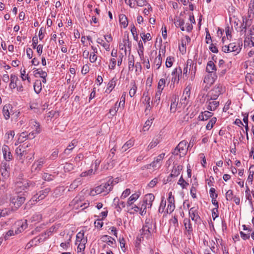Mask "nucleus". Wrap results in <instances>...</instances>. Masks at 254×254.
I'll use <instances>...</instances> for the list:
<instances>
[{
  "instance_id": "58",
  "label": "nucleus",
  "mask_w": 254,
  "mask_h": 254,
  "mask_svg": "<svg viewBox=\"0 0 254 254\" xmlns=\"http://www.w3.org/2000/svg\"><path fill=\"white\" fill-rule=\"evenodd\" d=\"M42 178L45 181H50L54 179V176L47 173H44Z\"/></svg>"
},
{
  "instance_id": "63",
  "label": "nucleus",
  "mask_w": 254,
  "mask_h": 254,
  "mask_svg": "<svg viewBox=\"0 0 254 254\" xmlns=\"http://www.w3.org/2000/svg\"><path fill=\"white\" fill-rule=\"evenodd\" d=\"M152 124V119L147 120L145 122V124L143 126V130L144 131L148 130L149 128L151 126Z\"/></svg>"
},
{
  "instance_id": "48",
  "label": "nucleus",
  "mask_w": 254,
  "mask_h": 254,
  "mask_svg": "<svg viewBox=\"0 0 254 254\" xmlns=\"http://www.w3.org/2000/svg\"><path fill=\"white\" fill-rule=\"evenodd\" d=\"M119 107L120 106H119L118 105V102H117L115 104L114 106L110 109L109 113L112 117H113L116 115Z\"/></svg>"
},
{
  "instance_id": "50",
  "label": "nucleus",
  "mask_w": 254,
  "mask_h": 254,
  "mask_svg": "<svg viewBox=\"0 0 254 254\" xmlns=\"http://www.w3.org/2000/svg\"><path fill=\"white\" fill-rule=\"evenodd\" d=\"M139 194L138 193H134L132 194L128 198V203L131 204L133 202L136 200L139 197Z\"/></svg>"
},
{
  "instance_id": "44",
  "label": "nucleus",
  "mask_w": 254,
  "mask_h": 254,
  "mask_svg": "<svg viewBox=\"0 0 254 254\" xmlns=\"http://www.w3.org/2000/svg\"><path fill=\"white\" fill-rule=\"evenodd\" d=\"M131 84L132 87H131L129 91V95L130 97H133L136 92L137 86L136 85L135 82L134 81Z\"/></svg>"
},
{
  "instance_id": "24",
  "label": "nucleus",
  "mask_w": 254,
  "mask_h": 254,
  "mask_svg": "<svg viewBox=\"0 0 254 254\" xmlns=\"http://www.w3.org/2000/svg\"><path fill=\"white\" fill-rule=\"evenodd\" d=\"M217 77L216 75L213 74L212 75V74H208L204 77L203 82L210 86L214 83Z\"/></svg>"
},
{
  "instance_id": "26",
  "label": "nucleus",
  "mask_w": 254,
  "mask_h": 254,
  "mask_svg": "<svg viewBox=\"0 0 254 254\" xmlns=\"http://www.w3.org/2000/svg\"><path fill=\"white\" fill-rule=\"evenodd\" d=\"M77 143L78 142L76 140H72L71 142L68 144V146L65 149L64 153L67 155L70 154L74 147L77 145Z\"/></svg>"
},
{
  "instance_id": "36",
  "label": "nucleus",
  "mask_w": 254,
  "mask_h": 254,
  "mask_svg": "<svg viewBox=\"0 0 254 254\" xmlns=\"http://www.w3.org/2000/svg\"><path fill=\"white\" fill-rule=\"evenodd\" d=\"M190 217L192 221H196L199 218L198 215L194 208H191L189 211Z\"/></svg>"
},
{
  "instance_id": "39",
  "label": "nucleus",
  "mask_w": 254,
  "mask_h": 254,
  "mask_svg": "<svg viewBox=\"0 0 254 254\" xmlns=\"http://www.w3.org/2000/svg\"><path fill=\"white\" fill-rule=\"evenodd\" d=\"M34 89L36 93H39L42 90L41 81L36 80L34 84Z\"/></svg>"
},
{
  "instance_id": "33",
  "label": "nucleus",
  "mask_w": 254,
  "mask_h": 254,
  "mask_svg": "<svg viewBox=\"0 0 254 254\" xmlns=\"http://www.w3.org/2000/svg\"><path fill=\"white\" fill-rule=\"evenodd\" d=\"M119 22L121 26L124 28H126L128 25V21L127 16L124 14H121L119 15Z\"/></svg>"
},
{
  "instance_id": "3",
  "label": "nucleus",
  "mask_w": 254,
  "mask_h": 254,
  "mask_svg": "<svg viewBox=\"0 0 254 254\" xmlns=\"http://www.w3.org/2000/svg\"><path fill=\"white\" fill-rule=\"evenodd\" d=\"M242 43L233 42L222 47V51L226 53H233L234 55L239 54L242 49Z\"/></svg>"
},
{
  "instance_id": "9",
  "label": "nucleus",
  "mask_w": 254,
  "mask_h": 254,
  "mask_svg": "<svg viewBox=\"0 0 254 254\" xmlns=\"http://www.w3.org/2000/svg\"><path fill=\"white\" fill-rule=\"evenodd\" d=\"M19 112L14 115L13 107L10 104H6L3 106L2 113L5 120H8L10 119V116H14L16 118L18 116Z\"/></svg>"
},
{
  "instance_id": "52",
  "label": "nucleus",
  "mask_w": 254,
  "mask_h": 254,
  "mask_svg": "<svg viewBox=\"0 0 254 254\" xmlns=\"http://www.w3.org/2000/svg\"><path fill=\"white\" fill-rule=\"evenodd\" d=\"M74 169V165L70 163H66L64 166V172H70L72 170H73Z\"/></svg>"
},
{
  "instance_id": "46",
  "label": "nucleus",
  "mask_w": 254,
  "mask_h": 254,
  "mask_svg": "<svg viewBox=\"0 0 254 254\" xmlns=\"http://www.w3.org/2000/svg\"><path fill=\"white\" fill-rule=\"evenodd\" d=\"M162 93V91L157 90L155 93V97L154 98V103L156 104L157 106L160 103L161 95Z\"/></svg>"
},
{
  "instance_id": "12",
  "label": "nucleus",
  "mask_w": 254,
  "mask_h": 254,
  "mask_svg": "<svg viewBox=\"0 0 254 254\" xmlns=\"http://www.w3.org/2000/svg\"><path fill=\"white\" fill-rule=\"evenodd\" d=\"M182 73V70L181 67L175 68L171 73V75L172 76L171 79L172 83H173L174 84L175 83L178 84L180 81V76H181Z\"/></svg>"
},
{
  "instance_id": "15",
  "label": "nucleus",
  "mask_w": 254,
  "mask_h": 254,
  "mask_svg": "<svg viewBox=\"0 0 254 254\" xmlns=\"http://www.w3.org/2000/svg\"><path fill=\"white\" fill-rule=\"evenodd\" d=\"M155 197L152 193H148L145 195L144 198V202L145 203V207L143 208V211L140 213L141 215H143L145 209L148 207L150 208L152 205V203L154 200Z\"/></svg>"
},
{
  "instance_id": "19",
  "label": "nucleus",
  "mask_w": 254,
  "mask_h": 254,
  "mask_svg": "<svg viewBox=\"0 0 254 254\" xmlns=\"http://www.w3.org/2000/svg\"><path fill=\"white\" fill-rule=\"evenodd\" d=\"M179 97L177 95H173L171 97V103L170 106V112L174 113L176 112L177 109V106L178 104Z\"/></svg>"
},
{
  "instance_id": "61",
  "label": "nucleus",
  "mask_w": 254,
  "mask_h": 254,
  "mask_svg": "<svg viewBox=\"0 0 254 254\" xmlns=\"http://www.w3.org/2000/svg\"><path fill=\"white\" fill-rule=\"evenodd\" d=\"M126 96V93L124 92L122 94V95L121 97V101L118 104L119 106H122L123 108L124 107L125 104Z\"/></svg>"
},
{
  "instance_id": "22",
  "label": "nucleus",
  "mask_w": 254,
  "mask_h": 254,
  "mask_svg": "<svg viewBox=\"0 0 254 254\" xmlns=\"http://www.w3.org/2000/svg\"><path fill=\"white\" fill-rule=\"evenodd\" d=\"M142 104L145 107V113L146 114H148L152 108V102L150 101V97L146 96L145 98L143 99Z\"/></svg>"
},
{
  "instance_id": "1",
  "label": "nucleus",
  "mask_w": 254,
  "mask_h": 254,
  "mask_svg": "<svg viewBox=\"0 0 254 254\" xmlns=\"http://www.w3.org/2000/svg\"><path fill=\"white\" fill-rule=\"evenodd\" d=\"M196 71V64H194L192 60L189 59L184 67L183 71V77L187 79L188 74L190 72L192 76H194Z\"/></svg>"
},
{
  "instance_id": "32",
  "label": "nucleus",
  "mask_w": 254,
  "mask_h": 254,
  "mask_svg": "<svg viewBox=\"0 0 254 254\" xmlns=\"http://www.w3.org/2000/svg\"><path fill=\"white\" fill-rule=\"evenodd\" d=\"M174 24L177 27H180L182 31L185 30V27L184 26L185 24L184 20L182 18L176 17L174 19Z\"/></svg>"
},
{
  "instance_id": "27",
  "label": "nucleus",
  "mask_w": 254,
  "mask_h": 254,
  "mask_svg": "<svg viewBox=\"0 0 254 254\" xmlns=\"http://www.w3.org/2000/svg\"><path fill=\"white\" fill-rule=\"evenodd\" d=\"M25 200V198L22 196H20L19 195L16 197H14L12 199V202L15 205L16 208L19 207L22 203L24 202Z\"/></svg>"
},
{
  "instance_id": "59",
  "label": "nucleus",
  "mask_w": 254,
  "mask_h": 254,
  "mask_svg": "<svg viewBox=\"0 0 254 254\" xmlns=\"http://www.w3.org/2000/svg\"><path fill=\"white\" fill-rule=\"evenodd\" d=\"M141 37L144 42H146V41H150L151 39L150 34L147 33L145 34L144 33L141 34Z\"/></svg>"
},
{
  "instance_id": "4",
  "label": "nucleus",
  "mask_w": 254,
  "mask_h": 254,
  "mask_svg": "<svg viewBox=\"0 0 254 254\" xmlns=\"http://www.w3.org/2000/svg\"><path fill=\"white\" fill-rule=\"evenodd\" d=\"M9 88L11 90L16 89L18 92H20L24 90L23 84L18 76L14 74H11L10 75Z\"/></svg>"
},
{
  "instance_id": "21",
  "label": "nucleus",
  "mask_w": 254,
  "mask_h": 254,
  "mask_svg": "<svg viewBox=\"0 0 254 254\" xmlns=\"http://www.w3.org/2000/svg\"><path fill=\"white\" fill-rule=\"evenodd\" d=\"M162 58L161 55L159 52L158 55L154 59L152 64V68H154L155 70H158L162 64Z\"/></svg>"
},
{
  "instance_id": "57",
  "label": "nucleus",
  "mask_w": 254,
  "mask_h": 254,
  "mask_svg": "<svg viewBox=\"0 0 254 254\" xmlns=\"http://www.w3.org/2000/svg\"><path fill=\"white\" fill-rule=\"evenodd\" d=\"M245 38L248 37H251L254 36V23L252 24V26L249 28L248 31V33L245 34Z\"/></svg>"
},
{
  "instance_id": "45",
  "label": "nucleus",
  "mask_w": 254,
  "mask_h": 254,
  "mask_svg": "<svg viewBox=\"0 0 254 254\" xmlns=\"http://www.w3.org/2000/svg\"><path fill=\"white\" fill-rule=\"evenodd\" d=\"M166 80L165 78H161L158 82L157 85V90H161L163 91L164 89L165 84H166Z\"/></svg>"
},
{
  "instance_id": "38",
  "label": "nucleus",
  "mask_w": 254,
  "mask_h": 254,
  "mask_svg": "<svg viewBox=\"0 0 254 254\" xmlns=\"http://www.w3.org/2000/svg\"><path fill=\"white\" fill-rule=\"evenodd\" d=\"M35 76L37 77L39 76L40 77H46L47 73L46 72L43 71L41 68H38L33 71Z\"/></svg>"
},
{
  "instance_id": "35",
  "label": "nucleus",
  "mask_w": 254,
  "mask_h": 254,
  "mask_svg": "<svg viewBox=\"0 0 254 254\" xmlns=\"http://www.w3.org/2000/svg\"><path fill=\"white\" fill-rule=\"evenodd\" d=\"M144 47L143 43L141 40L138 42V50L137 52L139 56V57L141 60L144 59Z\"/></svg>"
},
{
  "instance_id": "34",
  "label": "nucleus",
  "mask_w": 254,
  "mask_h": 254,
  "mask_svg": "<svg viewBox=\"0 0 254 254\" xmlns=\"http://www.w3.org/2000/svg\"><path fill=\"white\" fill-rule=\"evenodd\" d=\"M96 42L101 45L106 51H109L110 50V44L107 42H105L101 38H98Z\"/></svg>"
},
{
  "instance_id": "5",
  "label": "nucleus",
  "mask_w": 254,
  "mask_h": 254,
  "mask_svg": "<svg viewBox=\"0 0 254 254\" xmlns=\"http://www.w3.org/2000/svg\"><path fill=\"white\" fill-rule=\"evenodd\" d=\"M117 179V178L114 179L112 177H110L103 180L102 183L97 187L98 190H111L113 189V187L118 183Z\"/></svg>"
},
{
  "instance_id": "2",
  "label": "nucleus",
  "mask_w": 254,
  "mask_h": 254,
  "mask_svg": "<svg viewBox=\"0 0 254 254\" xmlns=\"http://www.w3.org/2000/svg\"><path fill=\"white\" fill-rule=\"evenodd\" d=\"M171 192H170L169 196V203L167 206H166V201L164 202L163 201H162L161 203L159 208V211L160 213L163 214V216H165L167 214H170L174 211L175 209V205L172 203V201L174 200V198H171Z\"/></svg>"
},
{
  "instance_id": "54",
  "label": "nucleus",
  "mask_w": 254,
  "mask_h": 254,
  "mask_svg": "<svg viewBox=\"0 0 254 254\" xmlns=\"http://www.w3.org/2000/svg\"><path fill=\"white\" fill-rule=\"evenodd\" d=\"M81 185L80 181L78 180H75L73 181V182L70 185V188L71 190H75L77 189L79 186Z\"/></svg>"
},
{
  "instance_id": "47",
  "label": "nucleus",
  "mask_w": 254,
  "mask_h": 254,
  "mask_svg": "<svg viewBox=\"0 0 254 254\" xmlns=\"http://www.w3.org/2000/svg\"><path fill=\"white\" fill-rule=\"evenodd\" d=\"M122 43L125 44V46H127L129 50H130L131 47V43L129 41V36L128 34H127V35H125Z\"/></svg>"
},
{
  "instance_id": "37",
  "label": "nucleus",
  "mask_w": 254,
  "mask_h": 254,
  "mask_svg": "<svg viewBox=\"0 0 254 254\" xmlns=\"http://www.w3.org/2000/svg\"><path fill=\"white\" fill-rule=\"evenodd\" d=\"M191 89V86L190 84H189L184 89L183 95L182 98L184 97L185 100H187L190 95V91Z\"/></svg>"
},
{
  "instance_id": "55",
  "label": "nucleus",
  "mask_w": 254,
  "mask_h": 254,
  "mask_svg": "<svg viewBox=\"0 0 254 254\" xmlns=\"http://www.w3.org/2000/svg\"><path fill=\"white\" fill-rule=\"evenodd\" d=\"M152 222L150 219H149L147 222H146V224L143 227L144 231H148L149 233L151 232V231L150 229L152 228Z\"/></svg>"
},
{
  "instance_id": "25",
  "label": "nucleus",
  "mask_w": 254,
  "mask_h": 254,
  "mask_svg": "<svg viewBox=\"0 0 254 254\" xmlns=\"http://www.w3.org/2000/svg\"><path fill=\"white\" fill-rule=\"evenodd\" d=\"M48 194V191H38L32 197L33 200L38 201L43 199Z\"/></svg>"
},
{
  "instance_id": "53",
  "label": "nucleus",
  "mask_w": 254,
  "mask_h": 254,
  "mask_svg": "<svg viewBox=\"0 0 254 254\" xmlns=\"http://www.w3.org/2000/svg\"><path fill=\"white\" fill-rule=\"evenodd\" d=\"M178 184L180 185L183 189H186V187L189 185V184L183 178L182 176L179 180Z\"/></svg>"
},
{
  "instance_id": "64",
  "label": "nucleus",
  "mask_w": 254,
  "mask_h": 254,
  "mask_svg": "<svg viewBox=\"0 0 254 254\" xmlns=\"http://www.w3.org/2000/svg\"><path fill=\"white\" fill-rule=\"evenodd\" d=\"M158 183V179L155 178L151 180L147 185L148 189H151L153 188Z\"/></svg>"
},
{
  "instance_id": "8",
  "label": "nucleus",
  "mask_w": 254,
  "mask_h": 254,
  "mask_svg": "<svg viewBox=\"0 0 254 254\" xmlns=\"http://www.w3.org/2000/svg\"><path fill=\"white\" fill-rule=\"evenodd\" d=\"M28 147V145L24 146V145H20L15 149V158L16 159L21 163H23L27 154L28 152L26 149Z\"/></svg>"
},
{
  "instance_id": "10",
  "label": "nucleus",
  "mask_w": 254,
  "mask_h": 254,
  "mask_svg": "<svg viewBox=\"0 0 254 254\" xmlns=\"http://www.w3.org/2000/svg\"><path fill=\"white\" fill-rule=\"evenodd\" d=\"M35 138L33 132H28L27 131L22 132L18 136L17 140L15 143V145L24 142L27 139H32Z\"/></svg>"
},
{
  "instance_id": "20",
  "label": "nucleus",
  "mask_w": 254,
  "mask_h": 254,
  "mask_svg": "<svg viewBox=\"0 0 254 254\" xmlns=\"http://www.w3.org/2000/svg\"><path fill=\"white\" fill-rule=\"evenodd\" d=\"M9 166L6 162H2L0 167V173L4 179H6L9 176Z\"/></svg>"
},
{
  "instance_id": "43",
  "label": "nucleus",
  "mask_w": 254,
  "mask_h": 254,
  "mask_svg": "<svg viewBox=\"0 0 254 254\" xmlns=\"http://www.w3.org/2000/svg\"><path fill=\"white\" fill-rule=\"evenodd\" d=\"M217 121V118L216 117H213L212 118L207 124L206 126V129L207 130H211L212 127H213L214 125L216 123V122Z\"/></svg>"
},
{
  "instance_id": "17",
  "label": "nucleus",
  "mask_w": 254,
  "mask_h": 254,
  "mask_svg": "<svg viewBox=\"0 0 254 254\" xmlns=\"http://www.w3.org/2000/svg\"><path fill=\"white\" fill-rule=\"evenodd\" d=\"M251 19L247 18L246 16L242 17V22L241 25V33L242 34L244 33H245V35L246 34L247 28L251 25Z\"/></svg>"
},
{
  "instance_id": "6",
  "label": "nucleus",
  "mask_w": 254,
  "mask_h": 254,
  "mask_svg": "<svg viewBox=\"0 0 254 254\" xmlns=\"http://www.w3.org/2000/svg\"><path fill=\"white\" fill-rule=\"evenodd\" d=\"M224 91V88L222 85L217 84L209 92L207 96L209 100H216Z\"/></svg>"
},
{
  "instance_id": "49",
  "label": "nucleus",
  "mask_w": 254,
  "mask_h": 254,
  "mask_svg": "<svg viewBox=\"0 0 254 254\" xmlns=\"http://www.w3.org/2000/svg\"><path fill=\"white\" fill-rule=\"evenodd\" d=\"M128 70L130 71H132L134 66V59L133 56H132L131 57H129L128 58Z\"/></svg>"
},
{
  "instance_id": "31",
  "label": "nucleus",
  "mask_w": 254,
  "mask_h": 254,
  "mask_svg": "<svg viewBox=\"0 0 254 254\" xmlns=\"http://www.w3.org/2000/svg\"><path fill=\"white\" fill-rule=\"evenodd\" d=\"M18 223V225H20V227H18L15 231V233L16 235L23 232L25 229H26L28 226L27 220H25L23 222H19Z\"/></svg>"
},
{
  "instance_id": "7",
  "label": "nucleus",
  "mask_w": 254,
  "mask_h": 254,
  "mask_svg": "<svg viewBox=\"0 0 254 254\" xmlns=\"http://www.w3.org/2000/svg\"><path fill=\"white\" fill-rule=\"evenodd\" d=\"M187 141L183 140L181 141L173 150L172 153L174 155H179L180 157L185 156L188 150Z\"/></svg>"
},
{
  "instance_id": "28",
  "label": "nucleus",
  "mask_w": 254,
  "mask_h": 254,
  "mask_svg": "<svg viewBox=\"0 0 254 254\" xmlns=\"http://www.w3.org/2000/svg\"><path fill=\"white\" fill-rule=\"evenodd\" d=\"M213 115V113L208 111H205L202 112L198 117L199 120L200 121H206L209 118L211 117Z\"/></svg>"
},
{
  "instance_id": "56",
  "label": "nucleus",
  "mask_w": 254,
  "mask_h": 254,
  "mask_svg": "<svg viewBox=\"0 0 254 254\" xmlns=\"http://www.w3.org/2000/svg\"><path fill=\"white\" fill-rule=\"evenodd\" d=\"M98 53L91 52L89 56V61L92 63H95L98 59Z\"/></svg>"
},
{
  "instance_id": "11",
  "label": "nucleus",
  "mask_w": 254,
  "mask_h": 254,
  "mask_svg": "<svg viewBox=\"0 0 254 254\" xmlns=\"http://www.w3.org/2000/svg\"><path fill=\"white\" fill-rule=\"evenodd\" d=\"M46 160L44 158H40L35 161L31 166V171L34 173L39 172L42 168Z\"/></svg>"
},
{
  "instance_id": "23",
  "label": "nucleus",
  "mask_w": 254,
  "mask_h": 254,
  "mask_svg": "<svg viewBox=\"0 0 254 254\" xmlns=\"http://www.w3.org/2000/svg\"><path fill=\"white\" fill-rule=\"evenodd\" d=\"M216 67L213 62L210 61L207 63L206 71L209 73L216 75Z\"/></svg>"
},
{
  "instance_id": "13",
  "label": "nucleus",
  "mask_w": 254,
  "mask_h": 254,
  "mask_svg": "<svg viewBox=\"0 0 254 254\" xmlns=\"http://www.w3.org/2000/svg\"><path fill=\"white\" fill-rule=\"evenodd\" d=\"M29 127L32 130L30 132H33L35 136L36 134H39L41 132L40 125L35 120H31L29 121Z\"/></svg>"
},
{
  "instance_id": "40",
  "label": "nucleus",
  "mask_w": 254,
  "mask_h": 254,
  "mask_svg": "<svg viewBox=\"0 0 254 254\" xmlns=\"http://www.w3.org/2000/svg\"><path fill=\"white\" fill-rule=\"evenodd\" d=\"M175 62V58L172 56L167 57L165 62V65L166 67H171Z\"/></svg>"
},
{
  "instance_id": "42",
  "label": "nucleus",
  "mask_w": 254,
  "mask_h": 254,
  "mask_svg": "<svg viewBox=\"0 0 254 254\" xmlns=\"http://www.w3.org/2000/svg\"><path fill=\"white\" fill-rule=\"evenodd\" d=\"M116 84V80L113 78L109 82L106 92H107V91L109 90V93L111 92L112 90L115 88Z\"/></svg>"
},
{
  "instance_id": "18",
  "label": "nucleus",
  "mask_w": 254,
  "mask_h": 254,
  "mask_svg": "<svg viewBox=\"0 0 254 254\" xmlns=\"http://www.w3.org/2000/svg\"><path fill=\"white\" fill-rule=\"evenodd\" d=\"M206 104H207V109L211 111H214L218 107L219 102L216 101V100H209L208 97L207 96Z\"/></svg>"
},
{
  "instance_id": "41",
  "label": "nucleus",
  "mask_w": 254,
  "mask_h": 254,
  "mask_svg": "<svg viewBox=\"0 0 254 254\" xmlns=\"http://www.w3.org/2000/svg\"><path fill=\"white\" fill-rule=\"evenodd\" d=\"M250 44H251V46L254 47V36L245 38L244 41V47H246V46H249Z\"/></svg>"
},
{
  "instance_id": "62",
  "label": "nucleus",
  "mask_w": 254,
  "mask_h": 254,
  "mask_svg": "<svg viewBox=\"0 0 254 254\" xmlns=\"http://www.w3.org/2000/svg\"><path fill=\"white\" fill-rule=\"evenodd\" d=\"M15 135L14 130H9L5 133V136L8 140H12Z\"/></svg>"
},
{
  "instance_id": "30",
  "label": "nucleus",
  "mask_w": 254,
  "mask_h": 254,
  "mask_svg": "<svg viewBox=\"0 0 254 254\" xmlns=\"http://www.w3.org/2000/svg\"><path fill=\"white\" fill-rule=\"evenodd\" d=\"M134 144V140L133 139H130L127 141L122 147L121 149V151L122 153H124L128 149L131 148L133 146Z\"/></svg>"
},
{
  "instance_id": "16",
  "label": "nucleus",
  "mask_w": 254,
  "mask_h": 254,
  "mask_svg": "<svg viewBox=\"0 0 254 254\" xmlns=\"http://www.w3.org/2000/svg\"><path fill=\"white\" fill-rule=\"evenodd\" d=\"M2 151L4 160L6 161H10L13 159L12 155L10 151L8 146L4 145L2 148Z\"/></svg>"
},
{
  "instance_id": "60",
  "label": "nucleus",
  "mask_w": 254,
  "mask_h": 254,
  "mask_svg": "<svg viewBox=\"0 0 254 254\" xmlns=\"http://www.w3.org/2000/svg\"><path fill=\"white\" fill-rule=\"evenodd\" d=\"M248 12L250 14H254V0H251L249 4Z\"/></svg>"
},
{
  "instance_id": "14",
  "label": "nucleus",
  "mask_w": 254,
  "mask_h": 254,
  "mask_svg": "<svg viewBox=\"0 0 254 254\" xmlns=\"http://www.w3.org/2000/svg\"><path fill=\"white\" fill-rule=\"evenodd\" d=\"M165 156V153H161L150 164L151 168H152L153 170L159 169L161 166V162Z\"/></svg>"
},
{
  "instance_id": "29",
  "label": "nucleus",
  "mask_w": 254,
  "mask_h": 254,
  "mask_svg": "<svg viewBox=\"0 0 254 254\" xmlns=\"http://www.w3.org/2000/svg\"><path fill=\"white\" fill-rule=\"evenodd\" d=\"M183 167L182 165H175L172 170L171 173L170 175L171 177H177L180 173L181 171L182 170Z\"/></svg>"
},
{
  "instance_id": "51",
  "label": "nucleus",
  "mask_w": 254,
  "mask_h": 254,
  "mask_svg": "<svg viewBox=\"0 0 254 254\" xmlns=\"http://www.w3.org/2000/svg\"><path fill=\"white\" fill-rule=\"evenodd\" d=\"M159 143V140L157 138H154L147 146V150H149L155 147Z\"/></svg>"
}]
</instances>
